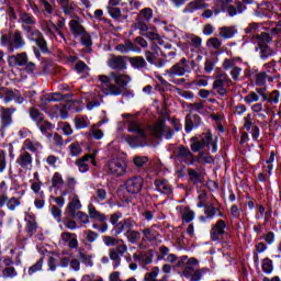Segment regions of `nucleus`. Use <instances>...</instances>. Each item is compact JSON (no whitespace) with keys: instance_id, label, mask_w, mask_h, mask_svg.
<instances>
[{"instance_id":"f257e3e1","label":"nucleus","mask_w":281,"mask_h":281,"mask_svg":"<svg viewBox=\"0 0 281 281\" xmlns=\"http://www.w3.org/2000/svg\"><path fill=\"white\" fill-rule=\"evenodd\" d=\"M101 90L105 95H122L126 85L131 82L128 75L111 72L109 76L100 75Z\"/></svg>"},{"instance_id":"f03ea898","label":"nucleus","mask_w":281,"mask_h":281,"mask_svg":"<svg viewBox=\"0 0 281 281\" xmlns=\"http://www.w3.org/2000/svg\"><path fill=\"white\" fill-rule=\"evenodd\" d=\"M191 71L190 61L186 58H181L169 69L165 70V76H167V78H169V82H172L173 85H183L186 79L181 77L186 76V74H190ZM177 76L180 79H177Z\"/></svg>"},{"instance_id":"7ed1b4c3","label":"nucleus","mask_w":281,"mask_h":281,"mask_svg":"<svg viewBox=\"0 0 281 281\" xmlns=\"http://www.w3.org/2000/svg\"><path fill=\"white\" fill-rule=\"evenodd\" d=\"M130 133H135L136 136H127L126 142L130 144L132 148H139L144 146H148V136L142 125L135 121H131L128 123Z\"/></svg>"},{"instance_id":"20e7f679","label":"nucleus","mask_w":281,"mask_h":281,"mask_svg":"<svg viewBox=\"0 0 281 281\" xmlns=\"http://www.w3.org/2000/svg\"><path fill=\"white\" fill-rule=\"evenodd\" d=\"M0 44L2 47H7L11 54H14V49H22V47H25V40H23V35L20 31H15L9 35H2Z\"/></svg>"},{"instance_id":"39448f33","label":"nucleus","mask_w":281,"mask_h":281,"mask_svg":"<svg viewBox=\"0 0 281 281\" xmlns=\"http://www.w3.org/2000/svg\"><path fill=\"white\" fill-rule=\"evenodd\" d=\"M16 113V108L0 106V139L5 137V133L12 126V115Z\"/></svg>"},{"instance_id":"423d86ee","label":"nucleus","mask_w":281,"mask_h":281,"mask_svg":"<svg viewBox=\"0 0 281 281\" xmlns=\"http://www.w3.org/2000/svg\"><path fill=\"white\" fill-rule=\"evenodd\" d=\"M210 4L205 3L203 0H193L189 2L183 9L184 14H193L195 10H204L201 14L202 19H212L214 16V11L207 9Z\"/></svg>"},{"instance_id":"0eeeda50","label":"nucleus","mask_w":281,"mask_h":281,"mask_svg":"<svg viewBox=\"0 0 281 281\" xmlns=\"http://www.w3.org/2000/svg\"><path fill=\"white\" fill-rule=\"evenodd\" d=\"M149 133L153 137L159 139L165 137V139H172L175 135V130L166 125V121H158L154 125L149 126Z\"/></svg>"},{"instance_id":"6e6552de","label":"nucleus","mask_w":281,"mask_h":281,"mask_svg":"<svg viewBox=\"0 0 281 281\" xmlns=\"http://www.w3.org/2000/svg\"><path fill=\"white\" fill-rule=\"evenodd\" d=\"M233 81L227 74L223 72L215 77V80L213 82V91H216L217 95L221 98L227 97V88L225 87H232Z\"/></svg>"},{"instance_id":"1a4fd4ad","label":"nucleus","mask_w":281,"mask_h":281,"mask_svg":"<svg viewBox=\"0 0 281 281\" xmlns=\"http://www.w3.org/2000/svg\"><path fill=\"white\" fill-rule=\"evenodd\" d=\"M108 170L113 177H124L128 172V164L122 158H113L108 162Z\"/></svg>"},{"instance_id":"9d476101","label":"nucleus","mask_w":281,"mask_h":281,"mask_svg":"<svg viewBox=\"0 0 281 281\" xmlns=\"http://www.w3.org/2000/svg\"><path fill=\"white\" fill-rule=\"evenodd\" d=\"M142 188H144V178L139 176L132 177L125 182V190L130 194H139Z\"/></svg>"},{"instance_id":"9b49d317","label":"nucleus","mask_w":281,"mask_h":281,"mask_svg":"<svg viewBox=\"0 0 281 281\" xmlns=\"http://www.w3.org/2000/svg\"><path fill=\"white\" fill-rule=\"evenodd\" d=\"M0 98L5 104L15 100L18 104H23V97L19 90H10L8 88L0 89Z\"/></svg>"},{"instance_id":"f8f14e48","label":"nucleus","mask_w":281,"mask_h":281,"mask_svg":"<svg viewBox=\"0 0 281 281\" xmlns=\"http://www.w3.org/2000/svg\"><path fill=\"white\" fill-rule=\"evenodd\" d=\"M225 229H227V223L223 220H218L210 231L211 240L216 243V240H222L223 236H225Z\"/></svg>"},{"instance_id":"ddd939ff","label":"nucleus","mask_w":281,"mask_h":281,"mask_svg":"<svg viewBox=\"0 0 281 281\" xmlns=\"http://www.w3.org/2000/svg\"><path fill=\"white\" fill-rule=\"evenodd\" d=\"M176 157H178V159H181L184 164H187V166L194 165V154H192L190 148L183 145L177 147Z\"/></svg>"},{"instance_id":"4468645a","label":"nucleus","mask_w":281,"mask_h":281,"mask_svg":"<svg viewBox=\"0 0 281 281\" xmlns=\"http://www.w3.org/2000/svg\"><path fill=\"white\" fill-rule=\"evenodd\" d=\"M19 23L24 32H32V27L36 25V18L32 13L21 12Z\"/></svg>"},{"instance_id":"2eb2a0df","label":"nucleus","mask_w":281,"mask_h":281,"mask_svg":"<svg viewBox=\"0 0 281 281\" xmlns=\"http://www.w3.org/2000/svg\"><path fill=\"white\" fill-rule=\"evenodd\" d=\"M126 60H128V56L124 57L111 55L108 59V66L116 71H124V69L127 67Z\"/></svg>"},{"instance_id":"dca6fc26","label":"nucleus","mask_w":281,"mask_h":281,"mask_svg":"<svg viewBox=\"0 0 281 281\" xmlns=\"http://www.w3.org/2000/svg\"><path fill=\"white\" fill-rule=\"evenodd\" d=\"M128 251V246L125 244L116 246L109 251L110 260L114 262V267H117L122 262V256Z\"/></svg>"},{"instance_id":"f3484780","label":"nucleus","mask_w":281,"mask_h":281,"mask_svg":"<svg viewBox=\"0 0 281 281\" xmlns=\"http://www.w3.org/2000/svg\"><path fill=\"white\" fill-rule=\"evenodd\" d=\"M34 159L32 158V154H30L25 149H21L20 154L16 158V164L22 168V170H30L32 168Z\"/></svg>"},{"instance_id":"a211bd4d","label":"nucleus","mask_w":281,"mask_h":281,"mask_svg":"<svg viewBox=\"0 0 281 281\" xmlns=\"http://www.w3.org/2000/svg\"><path fill=\"white\" fill-rule=\"evenodd\" d=\"M204 207V214L205 216L201 215L199 217V221L201 223H207L209 220H213L216 217V214H218V206H216V201L211 202L210 204H206Z\"/></svg>"},{"instance_id":"6ab92c4d","label":"nucleus","mask_w":281,"mask_h":281,"mask_svg":"<svg viewBox=\"0 0 281 281\" xmlns=\"http://www.w3.org/2000/svg\"><path fill=\"white\" fill-rule=\"evenodd\" d=\"M9 67H25L27 65V53H18L8 57Z\"/></svg>"},{"instance_id":"aec40b11","label":"nucleus","mask_w":281,"mask_h":281,"mask_svg":"<svg viewBox=\"0 0 281 281\" xmlns=\"http://www.w3.org/2000/svg\"><path fill=\"white\" fill-rule=\"evenodd\" d=\"M78 210H82V203H80V198H78V195H74L66 207V213L71 218H76Z\"/></svg>"},{"instance_id":"412c9836","label":"nucleus","mask_w":281,"mask_h":281,"mask_svg":"<svg viewBox=\"0 0 281 281\" xmlns=\"http://www.w3.org/2000/svg\"><path fill=\"white\" fill-rule=\"evenodd\" d=\"M251 78L257 87H265V85H267V80H269V82H273V77L267 75V71L256 70L251 74Z\"/></svg>"},{"instance_id":"4be33fe9","label":"nucleus","mask_w":281,"mask_h":281,"mask_svg":"<svg viewBox=\"0 0 281 281\" xmlns=\"http://www.w3.org/2000/svg\"><path fill=\"white\" fill-rule=\"evenodd\" d=\"M187 172L189 175V181L193 183V186L205 183V175H203V171L189 168Z\"/></svg>"},{"instance_id":"5701e85b","label":"nucleus","mask_w":281,"mask_h":281,"mask_svg":"<svg viewBox=\"0 0 281 281\" xmlns=\"http://www.w3.org/2000/svg\"><path fill=\"white\" fill-rule=\"evenodd\" d=\"M137 225V222L133 218H124L123 221L119 222L116 225V229L114 231L117 236L122 234V232H128L130 229H133Z\"/></svg>"},{"instance_id":"b1692460","label":"nucleus","mask_w":281,"mask_h":281,"mask_svg":"<svg viewBox=\"0 0 281 281\" xmlns=\"http://www.w3.org/2000/svg\"><path fill=\"white\" fill-rule=\"evenodd\" d=\"M69 27H70L71 34H74L75 36H80L87 32L85 30V26H82V21L77 15L75 16L74 20L69 22Z\"/></svg>"},{"instance_id":"393cba45","label":"nucleus","mask_w":281,"mask_h":281,"mask_svg":"<svg viewBox=\"0 0 281 281\" xmlns=\"http://www.w3.org/2000/svg\"><path fill=\"white\" fill-rule=\"evenodd\" d=\"M60 238L63 243H68L69 249H78V235L76 233H61Z\"/></svg>"},{"instance_id":"a878e982","label":"nucleus","mask_w":281,"mask_h":281,"mask_svg":"<svg viewBox=\"0 0 281 281\" xmlns=\"http://www.w3.org/2000/svg\"><path fill=\"white\" fill-rule=\"evenodd\" d=\"M25 223L26 233L29 234L30 238H32V235L36 234V229H38V224H36V217L30 213H26Z\"/></svg>"},{"instance_id":"bb28decb","label":"nucleus","mask_w":281,"mask_h":281,"mask_svg":"<svg viewBox=\"0 0 281 281\" xmlns=\"http://www.w3.org/2000/svg\"><path fill=\"white\" fill-rule=\"evenodd\" d=\"M198 126H201V116L196 114L187 115L184 125L186 132L190 133L192 128H198Z\"/></svg>"},{"instance_id":"cd10ccee","label":"nucleus","mask_w":281,"mask_h":281,"mask_svg":"<svg viewBox=\"0 0 281 281\" xmlns=\"http://www.w3.org/2000/svg\"><path fill=\"white\" fill-rule=\"evenodd\" d=\"M199 139L204 148H210L211 146L212 153H216L218 150V146L214 142L212 133L209 132V133L202 134V137Z\"/></svg>"},{"instance_id":"c85d7f7f","label":"nucleus","mask_w":281,"mask_h":281,"mask_svg":"<svg viewBox=\"0 0 281 281\" xmlns=\"http://www.w3.org/2000/svg\"><path fill=\"white\" fill-rule=\"evenodd\" d=\"M198 269H199V260H196L195 258H190V259H188V261L184 266L182 276L184 278H190V276H192L193 272Z\"/></svg>"},{"instance_id":"c756f323","label":"nucleus","mask_w":281,"mask_h":281,"mask_svg":"<svg viewBox=\"0 0 281 281\" xmlns=\"http://www.w3.org/2000/svg\"><path fill=\"white\" fill-rule=\"evenodd\" d=\"M127 60L133 69L142 70L148 67V63H146V59L142 56L127 57Z\"/></svg>"},{"instance_id":"7c9ffc66","label":"nucleus","mask_w":281,"mask_h":281,"mask_svg":"<svg viewBox=\"0 0 281 281\" xmlns=\"http://www.w3.org/2000/svg\"><path fill=\"white\" fill-rule=\"evenodd\" d=\"M177 210L180 212L182 221L186 223H192L194 221L195 213L189 206H178Z\"/></svg>"},{"instance_id":"2f4dec72","label":"nucleus","mask_w":281,"mask_h":281,"mask_svg":"<svg viewBox=\"0 0 281 281\" xmlns=\"http://www.w3.org/2000/svg\"><path fill=\"white\" fill-rule=\"evenodd\" d=\"M43 149V145L40 142L26 138L23 143L21 150H30V153H38Z\"/></svg>"},{"instance_id":"473e14b6","label":"nucleus","mask_w":281,"mask_h":281,"mask_svg":"<svg viewBox=\"0 0 281 281\" xmlns=\"http://www.w3.org/2000/svg\"><path fill=\"white\" fill-rule=\"evenodd\" d=\"M88 215L90 218L99 221V223H104L106 221V215L98 211L93 204L88 205Z\"/></svg>"},{"instance_id":"72a5a7b5","label":"nucleus","mask_w":281,"mask_h":281,"mask_svg":"<svg viewBox=\"0 0 281 281\" xmlns=\"http://www.w3.org/2000/svg\"><path fill=\"white\" fill-rule=\"evenodd\" d=\"M235 34H238L236 26H222L218 29V36H221V38H234Z\"/></svg>"},{"instance_id":"f704fd0d","label":"nucleus","mask_w":281,"mask_h":281,"mask_svg":"<svg viewBox=\"0 0 281 281\" xmlns=\"http://www.w3.org/2000/svg\"><path fill=\"white\" fill-rule=\"evenodd\" d=\"M271 41H273V37H271L269 33H261L252 37V42L256 43L258 47H266L268 46L267 43H271Z\"/></svg>"},{"instance_id":"c9c22d12","label":"nucleus","mask_w":281,"mask_h":281,"mask_svg":"<svg viewBox=\"0 0 281 281\" xmlns=\"http://www.w3.org/2000/svg\"><path fill=\"white\" fill-rule=\"evenodd\" d=\"M156 190L160 192V194H172V187L168 183L167 180H156L155 181Z\"/></svg>"},{"instance_id":"e433bc0d","label":"nucleus","mask_w":281,"mask_h":281,"mask_svg":"<svg viewBox=\"0 0 281 281\" xmlns=\"http://www.w3.org/2000/svg\"><path fill=\"white\" fill-rule=\"evenodd\" d=\"M132 27L138 30L140 36H144L148 32V22L142 20V18H136Z\"/></svg>"},{"instance_id":"4c0bfd02","label":"nucleus","mask_w":281,"mask_h":281,"mask_svg":"<svg viewBox=\"0 0 281 281\" xmlns=\"http://www.w3.org/2000/svg\"><path fill=\"white\" fill-rule=\"evenodd\" d=\"M78 260L86 265V267H93V260L91 259V255L85 252V249L80 248L77 254Z\"/></svg>"},{"instance_id":"58836bf2","label":"nucleus","mask_w":281,"mask_h":281,"mask_svg":"<svg viewBox=\"0 0 281 281\" xmlns=\"http://www.w3.org/2000/svg\"><path fill=\"white\" fill-rule=\"evenodd\" d=\"M115 49L121 54H128V52H137V46L133 42H125L124 44L116 45Z\"/></svg>"},{"instance_id":"ea45409f","label":"nucleus","mask_w":281,"mask_h":281,"mask_svg":"<svg viewBox=\"0 0 281 281\" xmlns=\"http://www.w3.org/2000/svg\"><path fill=\"white\" fill-rule=\"evenodd\" d=\"M124 236L127 238L131 245H137V243L139 241V238H142V234H139L138 231H135L133 228L130 231H126L124 233Z\"/></svg>"},{"instance_id":"a19ab883","label":"nucleus","mask_w":281,"mask_h":281,"mask_svg":"<svg viewBox=\"0 0 281 281\" xmlns=\"http://www.w3.org/2000/svg\"><path fill=\"white\" fill-rule=\"evenodd\" d=\"M159 236V232L155 231V228H144L143 229V240H148V243H153V240H157Z\"/></svg>"},{"instance_id":"79ce46f5","label":"nucleus","mask_w":281,"mask_h":281,"mask_svg":"<svg viewBox=\"0 0 281 281\" xmlns=\"http://www.w3.org/2000/svg\"><path fill=\"white\" fill-rule=\"evenodd\" d=\"M232 1L233 0H216L213 7L214 14H221V12H225V10H227V5H229Z\"/></svg>"},{"instance_id":"37998d69","label":"nucleus","mask_w":281,"mask_h":281,"mask_svg":"<svg viewBox=\"0 0 281 281\" xmlns=\"http://www.w3.org/2000/svg\"><path fill=\"white\" fill-rule=\"evenodd\" d=\"M29 114L31 120H33L35 124H38V122H42V120H45V114L41 113V111L34 106L29 109Z\"/></svg>"},{"instance_id":"c03bdc74","label":"nucleus","mask_w":281,"mask_h":281,"mask_svg":"<svg viewBox=\"0 0 281 281\" xmlns=\"http://www.w3.org/2000/svg\"><path fill=\"white\" fill-rule=\"evenodd\" d=\"M137 19H140V21H145L146 23H150L153 20V9L145 8L139 11Z\"/></svg>"},{"instance_id":"a18cd8bd","label":"nucleus","mask_w":281,"mask_h":281,"mask_svg":"<svg viewBox=\"0 0 281 281\" xmlns=\"http://www.w3.org/2000/svg\"><path fill=\"white\" fill-rule=\"evenodd\" d=\"M190 142H191L190 148L192 153H200V150H204L205 147L203 146V143H201L199 136L191 137Z\"/></svg>"},{"instance_id":"49530a36","label":"nucleus","mask_w":281,"mask_h":281,"mask_svg":"<svg viewBox=\"0 0 281 281\" xmlns=\"http://www.w3.org/2000/svg\"><path fill=\"white\" fill-rule=\"evenodd\" d=\"M261 269L263 273H267L268 276L273 273V260H271L269 257L262 259Z\"/></svg>"},{"instance_id":"de8ad7c7","label":"nucleus","mask_w":281,"mask_h":281,"mask_svg":"<svg viewBox=\"0 0 281 281\" xmlns=\"http://www.w3.org/2000/svg\"><path fill=\"white\" fill-rule=\"evenodd\" d=\"M37 128L43 133V135H47L48 131H52V123L42 119L38 123H36Z\"/></svg>"},{"instance_id":"09e8293b","label":"nucleus","mask_w":281,"mask_h":281,"mask_svg":"<svg viewBox=\"0 0 281 281\" xmlns=\"http://www.w3.org/2000/svg\"><path fill=\"white\" fill-rule=\"evenodd\" d=\"M207 271H210L207 268L198 269L187 279L190 281H201V278H203Z\"/></svg>"},{"instance_id":"8fccbe9b","label":"nucleus","mask_w":281,"mask_h":281,"mask_svg":"<svg viewBox=\"0 0 281 281\" xmlns=\"http://www.w3.org/2000/svg\"><path fill=\"white\" fill-rule=\"evenodd\" d=\"M91 159V156H85L76 161V166H78L79 172H87L89 170V165L87 161Z\"/></svg>"},{"instance_id":"3c124183","label":"nucleus","mask_w":281,"mask_h":281,"mask_svg":"<svg viewBox=\"0 0 281 281\" xmlns=\"http://www.w3.org/2000/svg\"><path fill=\"white\" fill-rule=\"evenodd\" d=\"M207 205V191L199 190L198 191V207H205Z\"/></svg>"},{"instance_id":"603ef678","label":"nucleus","mask_w":281,"mask_h":281,"mask_svg":"<svg viewBox=\"0 0 281 281\" xmlns=\"http://www.w3.org/2000/svg\"><path fill=\"white\" fill-rule=\"evenodd\" d=\"M53 188H63L65 186V180L63 179V175L60 172H55L52 178Z\"/></svg>"},{"instance_id":"864d4df0","label":"nucleus","mask_w":281,"mask_h":281,"mask_svg":"<svg viewBox=\"0 0 281 281\" xmlns=\"http://www.w3.org/2000/svg\"><path fill=\"white\" fill-rule=\"evenodd\" d=\"M21 205V196L16 198V196H12L9 198L8 202H7V207L8 210H10V212H14V210H16V207H19Z\"/></svg>"},{"instance_id":"5fc2aeb1","label":"nucleus","mask_w":281,"mask_h":281,"mask_svg":"<svg viewBox=\"0 0 281 281\" xmlns=\"http://www.w3.org/2000/svg\"><path fill=\"white\" fill-rule=\"evenodd\" d=\"M86 236L87 243L93 244L98 238H100V234H98L95 231L87 229L83 232Z\"/></svg>"},{"instance_id":"6e6d98bb","label":"nucleus","mask_w":281,"mask_h":281,"mask_svg":"<svg viewBox=\"0 0 281 281\" xmlns=\"http://www.w3.org/2000/svg\"><path fill=\"white\" fill-rule=\"evenodd\" d=\"M188 109L191 113H203L205 109V103L203 102L190 103L188 104Z\"/></svg>"},{"instance_id":"4d7b16f0","label":"nucleus","mask_w":281,"mask_h":281,"mask_svg":"<svg viewBox=\"0 0 281 281\" xmlns=\"http://www.w3.org/2000/svg\"><path fill=\"white\" fill-rule=\"evenodd\" d=\"M259 55H260L261 60H267V58H269V56H273V49H271V47H269V46H260Z\"/></svg>"},{"instance_id":"13d9d810","label":"nucleus","mask_w":281,"mask_h":281,"mask_svg":"<svg viewBox=\"0 0 281 281\" xmlns=\"http://www.w3.org/2000/svg\"><path fill=\"white\" fill-rule=\"evenodd\" d=\"M103 243L106 247H115V245H120V243H124V239H117L111 236H103Z\"/></svg>"},{"instance_id":"bf43d9fd","label":"nucleus","mask_w":281,"mask_h":281,"mask_svg":"<svg viewBox=\"0 0 281 281\" xmlns=\"http://www.w3.org/2000/svg\"><path fill=\"white\" fill-rule=\"evenodd\" d=\"M154 258H155V255L153 254V250H149L139 256V261L142 262V265H150L153 263Z\"/></svg>"},{"instance_id":"052dcab7","label":"nucleus","mask_w":281,"mask_h":281,"mask_svg":"<svg viewBox=\"0 0 281 281\" xmlns=\"http://www.w3.org/2000/svg\"><path fill=\"white\" fill-rule=\"evenodd\" d=\"M143 36H146V38H149V41H157L158 45H164V40H161V36H159L155 31L147 30Z\"/></svg>"},{"instance_id":"680f3d73","label":"nucleus","mask_w":281,"mask_h":281,"mask_svg":"<svg viewBox=\"0 0 281 281\" xmlns=\"http://www.w3.org/2000/svg\"><path fill=\"white\" fill-rule=\"evenodd\" d=\"M206 46L218 50L223 46V42L218 37H211L207 40Z\"/></svg>"},{"instance_id":"e2e57ef3","label":"nucleus","mask_w":281,"mask_h":281,"mask_svg":"<svg viewBox=\"0 0 281 281\" xmlns=\"http://www.w3.org/2000/svg\"><path fill=\"white\" fill-rule=\"evenodd\" d=\"M223 69L225 71H231L232 69L236 68V58H226L222 63Z\"/></svg>"},{"instance_id":"0e129e2a","label":"nucleus","mask_w":281,"mask_h":281,"mask_svg":"<svg viewBox=\"0 0 281 281\" xmlns=\"http://www.w3.org/2000/svg\"><path fill=\"white\" fill-rule=\"evenodd\" d=\"M90 135L94 138V139H102V137H104V132L102 130H100V126L93 125L90 130Z\"/></svg>"},{"instance_id":"69168bd1","label":"nucleus","mask_w":281,"mask_h":281,"mask_svg":"<svg viewBox=\"0 0 281 281\" xmlns=\"http://www.w3.org/2000/svg\"><path fill=\"white\" fill-rule=\"evenodd\" d=\"M60 8L66 16H72L74 14V2H66L60 4Z\"/></svg>"},{"instance_id":"338daca9","label":"nucleus","mask_w":281,"mask_h":281,"mask_svg":"<svg viewBox=\"0 0 281 281\" xmlns=\"http://www.w3.org/2000/svg\"><path fill=\"white\" fill-rule=\"evenodd\" d=\"M50 214L54 216V218L57 221V223H60L63 221V211L60 207L56 205L50 206Z\"/></svg>"},{"instance_id":"774afa93","label":"nucleus","mask_w":281,"mask_h":281,"mask_svg":"<svg viewBox=\"0 0 281 281\" xmlns=\"http://www.w3.org/2000/svg\"><path fill=\"white\" fill-rule=\"evenodd\" d=\"M94 201H106V190L104 189H97L93 195Z\"/></svg>"}]
</instances>
